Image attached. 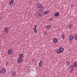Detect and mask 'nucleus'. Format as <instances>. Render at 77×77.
Wrapping results in <instances>:
<instances>
[{
	"label": "nucleus",
	"mask_w": 77,
	"mask_h": 77,
	"mask_svg": "<svg viewBox=\"0 0 77 77\" xmlns=\"http://www.w3.org/2000/svg\"><path fill=\"white\" fill-rule=\"evenodd\" d=\"M52 20V18H51V19H49V21H51Z\"/></svg>",
	"instance_id": "obj_28"
},
{
	"label": "nucleus",
	"mask_w": 77,
	"mask_h": 77,
	"mask_svg": "<svg viewBox=\"0 0 77 77\" xmlns=\"http://www.w3.org/2000/svg\"><path fill=\"white\" fill-rule=\"evenodd\" d=\"M73 65L75 67H77V63H74L73 64Z\"/></svg>",
	"instance_id": "obj_15"
},
{
	"label": "nucleus",
	"mask_w": 77,
	"mask_h": 77,
	"mask_svg": "<svg viewBox=\"0 0 77 77\" xmlns=\"http://www.w3.org/2000/svg\"><path fill=\"white\" fill-rule=\"evenodd\" d=\"M8 54H11L13 53V50L12 49H10L8 50Z\"/></svg>",
	"instance_id": "obj_4"
},
{
	"label": "nucleus",
	"mask_w": 77,
	"mask_h": 77,
	"mask_svg": "<svg viewBox=\"0 0 77 77\" xmlns=\"http://www.w3.org/2000/svg\"><path fill=\"white\" fill-rule=\"evenodd\" d=\"M49 12L48 11H46L45 12H44L43 10L41 9L38 11V17H43L44 16L45 14H48Z\"/></svg>",
	"instance_id": "obj_1"
},
{
	"label": "nucleus",
	"mask_w": 77,
	"mask_h": 77,
	"mask_svg": "<svg viewBox=\"0 0 77 77\" xmlns=\"http://www.w3.org/2000/svg\"><path fill=\"white\" fill-rule=\"evenodd\" d=\"M55 52L57 53V54H60L61 53V51H60V49H57L56 51Z\"/></svg>",
	"instance_id": "obj_9"
},
{
	"label": "nucleus",
	"mask_w": 77,
	"mask_h": 77,
	"mask_svg": "<svg viewBox=\"0 0 77 77\" xmlns=\"http://www.w3.org/2000/svg\"><path fill=\"white\" fill-rule=\"evenodd\" d=\"M70 68L71 70H74V68H71V67H70Z\"/></svg>",
	"instance_id": "obj_25"
},
{
	"label": "nucleus",
	"mask_w": 77,
	"mask_h": 77,
	"mask_svg": "<svg viewBox=\"0 0 77 77\" xmlns=\"http://www.w3.org/2000/svg\"><path fill=\"white\" fill-rule=\"evenodd\" d=\"M39 63H43V61H42V60H41L39 62Z\"/></svg>",
	"instance_id": "obj_23"
},
{
	"label": "nucleus",
	"mask_w": 77,
	"mask_h": 77,
	"mask_svg": "<svg viewBox=\"0 0 77 77\" xmlns=\"http://www.w3.org/2000/svg\"><path fill=\"white\" fill-rule=\"evenodd\" d=\"M1 71H0V74L1 73Z\"/></svg>",
	"instance_id": "obj_33"
},
{
	"label": "nucleus",
	"mask_w": 77,
	"mask_h": 77,
	"mask_svg": "<svg viewBox=\"0 0 77 77\" xmlns=\"http://www.w3.org/2000/svg\"><path fill=\"white\" fill-rule=\"evenodd\" d=\"M51 27V25H48L47 27V30H48L50 27Z\"/></svg>",
	"instance_id": "obj_18"
},
{
	"label": "nucleus",
	"mask_w": 77,
	"mask_h": 77,
	"mask_svg": "<svg viewBox=\"0 0 77 77\" xmlns=\"http://www.w3.org/2000/svg\"><path fill=\"white\" fill-rule=\"evenodd\" d=\"M71 42H72V40L71 41Z\"/></svg>",
	"instance_id": "obj_35"
},
{
	"label": "nucleus",
	"mask_w": 77,
	"mask_h": 77,
	"mask_svg": "<svg viewBox=\"0 0 77 77\" xmlns=\"http://www.w3.org/2000/svg\"><path fill=\"white\" fill-rule=\"evenodd\" d=\"M73 70H71V71H72V72H73V71H73Z\"/></svg>",
	"instance_id": "obj_29"
},
{
	"label": "nucleus",
	"mask_w": 77,
	"mask_h": 77,
	"mask_svg": "<svg viewBox=\"0 0 77 77\" xmlns=\"http://www.w3.org/2000/svg\"><path fill=\"white\" fill-rule=\"evenodd\" d=\"M36 25H35L34 26V28L33 29V30L34 31V32L36 33H37V29H36Z\"/></svg>",
	"instance_id": "obj_8"
},
{
	"label": "nucleus",
	"mask_w": 77,
	"mask_h": 77,
	"mask_svg": "<svg viewBox=\"0 0 77 77\" xmlns=\"http://www.w3.org/2000/svg\"><path fill=\"white\" fill-rule=\"evenodd\" d=\"M62 39H64V38H65V36H63V35H62Z\"/></svg>",
	"instance_id": "obj_27"
},
{
	"label": "nucleus",
	"mask_w": 77,
	"mask_h": 77,
	"mask_svg": "<svg viewBox=\"0 0 77 77\" xmlns=\"http://www.w3.org/2000/svg\"><path fill=\"white\" fill-rule=\"evenodd\" d=\"M70 68H74V66L73 65H72L70 66Z\"/></svg>",
	"instance_id": "obj_22"
},
{
	"label": "nucleus",
	"mask_w": 77,
	"mask_h": 77,
	"mask_svg": "<svg viewBox=\"0 0 77 77\" xmlns=\"http://www.w3.org/2000/svg\"><path fill=\"white\" fill-rule=\"evenodd\" d=\"M6 65H8V63H7L6 64Z\"/></svg>",
	"instance_id": "obj_32"
},
{
	"label": "nucleus",
	"mask_w": 77,
	"mask_h": 77,
	"mask_svg": "<svg viewBox=\"0 0 77 77\" xmlns=\"http://www.w3.org/2000/svg\"><path fill=\"white\" fill-rule=\"evenodd\" d=\"M66 63H67V64H70V63H69V62L68 61H66Z\"/></svg>",
	"instance_id": "obj_21"
},
{
	"label": "nucleus",
	"mask_w": 77,
	"mask_h": 77,
	"mask_svg": "<svg viewBox=\"0 0 77 77\" xmlns=\"http://www.w3.org/2000/svg\"><path fill=\"white\" fill-rule=\"evenodd\" d=\"M74 39L77 40V34H75L74 36Z\"/></svg>",
	"instance_id": "obj_17"
},
{
	"label": "nucleus",
	"mask_w": 77,
	"mask_h": 77,
	"mask_svg": "<svg viewBox=\"0 0 77 77\" xmlns=\"http://www.w3.org/2000/svg\"><path fill=\"white\" fill-rule=\"evenodd\" d=\"M46 35H47V33H46Z\"/></svg>",
	"instance_id": "obj_36"
},
{
	"label": "nucleus",
	"mask_w": 77,
	"mask_h": 77,
	"mask_svg": "<svg viewBox=\"0 0 77 77\" xmlns=\"http://www.w3.org/2000/svg\"><path fill=\"white\" fill-rule=\"evenodd\" d=\"M19 57L20 58H21L22 59V58H23V57H24V54L21 53L19 54Z\"/></svg>",
	"instance_id": "obj_6"
},
{
	"label": "nucleus",
	"mask_w": 77,
	"mask_h": 77,
	"mask_svg": "<svg viewBox=\"0 0 77 77\" xmlns=\"http://www.w3.org/2000/svg\"><path fill=\"white\" fill-rule=\"evenodd\" d=\"M69 27H70V28H71L72 27V24H69Z\"/></svg>",
	"instance_id": "obj_20"
},
{
	"label": "nucleus",
	"mask_w": 77,
	"mask_h": 77,
	"mask_svg": "<svg viewBox=\"0 0 77 77\" xmlns=\"http://www.w3.org/2000/svg\"><path fill=\"white\" fill-rule=\"evenodd\" d=\"M4 31L5 33H8V32H9V28H8V27H5L4 29Z\"/></svg>",
	"instance_id": "obj_3"
},
{
	"label": "nucleus",
	"mask_w": 77,
	"mask_h": 77,
	"mask_svg": "<svg viewBox=\"0 0 77 77\" xmlns=\"http://www.w3.org/2000/svg\"><path fill=\"white\" fill-rule=\"evenodd\" d=\"M55 17H58L59 16V13L58 12H57L55 14Z\"/></svg>",
	"instance_id": "obj_14"
},
{
	"label": "nucleus",
	"mask_w": 77,
	"mask_h": 77,
	"mask_svg": "<svg viewBox=\"0 0 77 77\" xmlns=\"http://www.w3.org/2000/svg\"><path fill=\"white\" fill-rule=\"evenodd\" d=\"M23 61V59L21 58H19L17 60V62L18 63H21Z\"/></svg>",
	"instance_id": "obj_7"
},
{
	"label": "nucleus",
	"mask_w": 77,
	"mask_h": 77,
	"mask_svg": "<svg viewBox=\"0 0 77 77\" xmlns=\"http://www.w3.org/2000/svg\"><path fill=\"white\" fill-rule=\"evenodd\" d=\"M1 71L2 74H5V72H6V69L5 68L2 69L1 70Z\"/></svg>",
	"instance_id": "obj_5"
},
{
	"label": "nucleus",
	"mask_w": 77,
	"mask_h": 77,
	"mask_svg": "<svg viewBox=\"0 0 77 77\" xmlns=\"http://www.w3.org/2000/svg\"><path fill=\"white\" fill-rule=\"evenodd\" d=\"M42 63H39V66H40V67H42Z\"/></svg>",
	"instance_id": "obj_19"
},
{
	"label": "nucleus",
	"mask_w": 77,
	"mask_h": 77,
	"mask_svg": "<svg viewBox=\"0 0 77 77\" xmlns=\"http://www.w3.org/2000/svg\"><path fill=\"white\" fill-rule=\"evenodd\" d=\"M70 72H71V73L72 72V71H71Z\"/></svg>",
	"instance_id": "obj_34"
},
{
	"label": "nucleus",
	"mask_w": 77,
	"mask_h": 77,
	"mask_svg": "<svg viewBox=\"0 0 77 77\" xmlns=\"http://www.w3.org/2000/svg\"><path fill=\"white\" fill-rule=\"evenodd\" d=\"M45 33H47V31H45Z\"/></svg>",
	"instance_id": "obj_30"
},
{
	"label": "nucleus",
	"mask_w": 77,
	"mask_h": 77,
	"mask_svg": "<svg viewBox=\"0 0 77 77\" xmlns=\"http://www.w3.org/2000/svg\"><path fill=\"white\" fill-rule=\"evenodd\" d=\"M71 5L72 7H74V4H72Z\"/></svg>",
	"instance_id": "obj_24"
},
{
	"label": "nucleus",
	"mask_w": 77,
	"mask_h": 77,
	"mask_svg": "<svg viewBox=\"0 0 77 77\" xmlns=\"http://www.w3.org/2000/svg\"><path fill=\"white\" fill-rule=\"evenodd\" d=\"M59 49L60 50V51H61V53H62V52H63V50H64V49L62 47L60 48Z\"/></svg>",
	"instance_id": "obj_13"
},
{
	"label": "nucleus",
	"mask_w": 77,
	"mask_h": 77,
	"mask_svg": "<svg viewBox=\"0 0 77 77\" xmlns=\"http://www.w3.org/2000/svg\"><path fill=\"white\" fill-rule=\"evenodd\" d=\"M65 35V34L63 33L62 34L63 37V36H64Z\"/></svg>",
	"instance_id": "obj_26"
},
{
	"label": "nucleus",
	"mask_w": 77,
	"mask_h": 77,
	"mask_svg": "<svg viewBox=\"0 0 77 77\" xmlns=\"http://www.w3.org/2000/svg\"><path fill=\"white\" fill-rule=\"evenodd\" d=\"M69 29H70V28H71V27L70 26H69Z\"/></svg>",
	"instance_id": "obj_31"
},
{
	"label": "nucleus",
	"mask_w": 77,
	"mask_h": 77,
	"mask_svg": "<svg viewBox=\"0 0 77 77\" xmlns=\"http://www.w3.org/2000/svg\"><path fill=\"white\" fill-rule=\"evenodd\" d=\"M11 74L12 75H15V74H16V72H15L13 71L11 72Z\"/></svg>",
	"instance_id": "obj_16"
},
{
	"label": "nucleus",
	"mask_w": 77,
	"mask_h": 77,
	"mask_svg": "<svg viewBox=\"0 0 77 77\" xmlns=\"http://www.w3.org/2000/svg\"><path fill=\"white\" fill-rule=\"evenodd\" d=\"M58 41V40L57 38H54L53 40L54 42L55 43H56V42H57Z\"/></svg>",
	"instance_id": "obj_11"
},
{
	"label": "nucleus",
	"mask_w": 77,
	"mask_h": 77,
	"mask_svg": "<svg viewBox=\"0 0 77 77\" xmlns=\"http://www.w3.org/2000/svg\"><path fill=\"white\" fill-rule=\"evenodd\" d=\"M14 0H12L11 1H10L9 3V5L10 6L11 5V4L12 5L14 4Z\"/></svg>",
	"instance_id": "obj_12"
},
{
	"label": "nucleus",
	"mask_w": 77,
	"mask_h": 77,
	"mask_svg": "<svg viewBox=\"0 0 77 77\" xmlns=\"http://www.w3.org/2000/svg\"><path fill=\"white\" fill-rule=\"evenodd\" d=\"M37 6H38V8L39 9H42V10L44 9V7H43V6L42 5V4H41L40 3H38Z\"/></svg>",
	"instance_id": "obj_2"
},
{
	"label": "nucleus",
	"mask_w": 77,
	"mask_h": 77,
	"mask_svg": "<svg viewBox=\"0 0 77 77\" xmlns=\"http://www.w3.org/2000/svg\"><path fill=\"white\" fill-rule=\"evenodd\" d=\"M73 39H74V37H73V36H72V35H70L69 37V39L71 41V40H72Z\"/></svg>",
	"instance_id": "obj_10"
}]
</instances>
